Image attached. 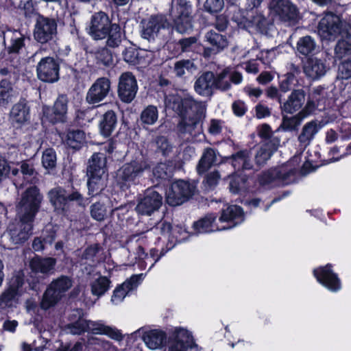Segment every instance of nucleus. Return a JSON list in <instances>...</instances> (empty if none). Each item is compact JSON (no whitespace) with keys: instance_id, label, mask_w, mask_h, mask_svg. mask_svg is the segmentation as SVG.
Instances as JSON below:
<instances>
[{"instance_id":"nucleus-1","label":"nucleus","mask_w":351,"mask_h":351,"mask_svg":"<svg viewBox=\"0 0 351 351\" xmlns=\"http://www.w3.org/2000/svg\"><path fill=\"white\" fill-rule=\"evenodd\" d=\"M88 34L95 40L107 38L106 45L110 47H117L121 42L120 26L112 23L108 16L104 12H96L92 16Z\"/></svg>"},{"instance_id":"nucleus-2","label":"nucleus","mask_w":351,"mask_h":351,"mask_svg":"<svg viewBox=\"0 0 351 351\" xmlns=\"http://www.w3.org/2000/svg\"><path fill=\"white\" fill-rule=\"evenodd\" d=\"M182 119L180 130L195 136L202 132L201 120L204 117L206 106L202 101H197L191 97H186L181 101Z\"/></svg>"},{"instance_id":"nucleus-3","label":"nucleus","mask_w":351,"mask_h":351,"mask_svg":"<svg viewBox=\"0 0 351 351\" xmlns=\"http://www.w3.org/2000/svg\"><path fill=\"white\" fill-rule=\"evenodd\" d=\"M89 194H97L106 186L107 180L106 157L103 153H95L88 161L87 168Z\"/></svg>"},{"instance_id":"nucleus-4","label":"nucleus","mask_w":351,"mask_h":351,"mask_svg":"<svg viewBox=\"0 0 351 351\" xmlns=\"http://www.w3.org/2000/svg\"><path fill=\"white\" fill-rule=\"evenodd\" d=\"M67 330L73 335H80L84 332L94 335H104L118 341H122L123 338L120 330L106 325L102 320L91 321L80 318L74 323L69 324Z\"/></svg>"},{"instance_id":"nucleus-5","label":"nucleus","mask_w":351,"mask_h":351,"mask_svg":"<svg viewBox=\"0 0 351 351\" xmlns=\"http://www.w3.org/2000/svg\"><path fill=\"white\" fill-rule=\"evenodd\" d=\"M72 280L65 276L53 280L45 291L40 302L42 309L47 310L56 305L72 287Z\"/></svg>"},{"instance_id":"nucleus-6","label":"nucleus","mask_w":351,"mask_h":351,"mask_svg":"<svg viewBox=\"0 0 351 351\" xmlns=\"http://www.w3.org/2000/svg\"><path fill=\"white\" fill-rule=\"evenodd\" d=\"M43 196L36 186H31L23 193L21 199L17 205V217L23 220H34L38 213Z\"/></svg>"},{"instance_id":"nucleus-7","label":"nucleus","mask_w":351,"mask_h":351,"mask_svg":"<svg viewBox=\"0 0 351 351\" xmlns=\"http://www.w3.org/2000/svg\"><path fill=\"white\" fill-rule=\"evenodd\" d=\"M141 36L149 41L156 38L164 40L171 32V25L165 16L153 15L141 21Z\"/></svg>"},{"instance_id":"nucleus-8","label":"nucleus","mask_w":351,"mask_h":351,"mask_svg":"<svg viewBox=\"0 0 351 351\" xmlns=\"http://www.w3.org/2000/svg\"><path fill=\"white\" fill-rule=\"evenodd\" d=\"M345 24L341 18L332 12L326 13L317 26V32L322 39L335 40L340 35H348Z\"/></svg>"},{"instance_id":"nucleus-9","label":"nucleus","mask_w":351,"mask_h":351,"mask_svg":"<svg viewBox=\"0 0 351 351\" xmlns=\"http://www.w3.org/2000/svg\"><path fill=\"white\" fill-rule=\"evenodd\" d=\"M191 5L186 0H175L171 11L176 30L186 33L192 28Z\"/></svg>"},{"instance_id":"nucleus-10","label":"nucleus","mask_w":351,"mask_h":351,"mask_svg":"<svg viewBox=\"0 0 351 351\" xmlns=\"http://www.w3.org/2000/svg\"><path fill=\"white\" fill-rule=\"evenodd\" d=\"M49 202L54 209L61 213H66L70 208L71 202L76 201L80 205H82L83 198L78 192L67 194L66 191L61 187H56L48 193Z\"/></svg>"},{"instance_id":"nucleus-11","label":"nucleus","mask_w":351,"mask_h":351,"mask_svg":"<svg viewBox=\"0 0 351 351\" xmlns=\"http://www.w3.org/2000/svg\"><path fill=\"white\" fill-rule=\"evenodd\" d=\"M195 191V186L184 180L172 183L167 192V203L173 206H178L191 198Z\"/></svg>"},{"instance_id":"nucleus-12","label":"nucleus","mask_w":351,"mask_h":351,"mask_svg":"<svg viewBox=\"0 0 351 351\" xmlns=\"http://www.w3.org/2000/svg\"><path fill=\"white\" fill-rule=\"evenodd\" d=\"M57 34V23L55 19L38 16L36 19L34 38L41 43L45 44L54 39Z\"/></svg>"},{"instance_id":"nucleus-13","label":"nucleus","mask_w":351,"mask_h":351,"mask_svg":"<svg viewBox=\"0 0 351 351\" xmlns=\"http://www.w3.org/2000/svg\"><path fill=\"white\" fill-rule=\"evenodd\" d=\"M149 169L146 160L138 158L123 165L118 171V177L124 182L136 183Z\"/></svg>"},{"instance_id":"nucleus-14","label":"nucleus","mask_w":351,"mask_h":351,"mask_svg":"<svg viewBox=\"0 0 351 351\" xmlns=\"http://www.w3.org/2000/svg\"><path fill=\"white\" fill-rule=\"evenodd\" d=\"M23 276L19 273L14 276L9 283L8 287L0 295V308H6L12 306L23 291Z\"/></svg>"},{"instance_id":"nucleus-15","label":"nucleus","mask_w":351,"mask_h":351,"mask_svg":"<svg viewBox=\"0 0 351 351\" xmlns=\"http://www.w3.org/2000/svg\"><path fill=\"white\" fill-rule=\"evenodd\" d=\"M19 221L10 223L8 226V233L11 242L14 244H22L28 240L32 233L33 220H23L18 217Z\"/></svg>"},{"instance_id":"nucleus-16","label":"nucleus","mask_w":351,"mask_h":351,"mask_svg":"<svg viewBox=\"0 0 351 351\" xmlns=\"http://www.w3.org/2000/svg\"><path fill=\"white\" fill-rule=\"evenodd\" d=\"M162 203V195L154 189H148L138 200L135 210L140 215L150 216L160 208Z\"/></svg>"},{"instance_id":"nucleus-17","label":"nucleus","mask_w":351,"mask_h":351,"mask_svg":"<svg viewBox=\"0 0 351 351\" xmlns=\"http://www.w3.org/2000/svg\"><path fill=\"white\" fill-rule=\"evenodd\" d=\"M110 90V80L106 77H99L88 88L86 95V101L88 104L96 105L104 101Z\"/></svg>"},{"instance_id":"nucleus-18","label":"nucleus","mask_w":351,"mask_h":351,"mask_svg":"<svg viewBox=\"0 0 351 351\" xmlns=\"http://www.w3.org/2000/svg\"><path fill=\"white\" fill-rule=\"evenodd\" d=\"M314 276L317 282L332 292H337L341 289V280L338 275L332 270L330 264L319 267L313 270Z\"/></svg>"},{"instance_id":"nucleus-19","label":"nucleus","mask_w":351,"mask_h":351,"mask_svg":"<svg viewBox=\"0 0 351 351\" xmlns=\"http://www.w3.org/2000/svg\"><path fill=\"white\" fill-rule=\"evenodd\" d=\"M59 64L53 58H42L36 66L37 76L43 82L53 83L59 79Z\"/></svg>"},{"instance_id":"nucleus-20","label":"nucleus","mask_w":351,"mask_h":351,"mask_svg":"<svg viewBox=\"0 0 351 351\" xmlns=\"http://www.w3.org/2000/svg\"><path fill=\"white\" fill-rule=\"evenodd\" d=\"M138 85L135 77L130 72L121 75L118 85V95L125 103H130L135 98Z\"/></svg>"},{"instance_id":"nucleus-21","label":"nucleus","mask_w":351,"mask_h":351,"mask_svg":"<svg viewBox=\"0 0 351 351\" xmlns=\"http://www.w3.org/2000/svg\"><path fill=\"white\" fill-rule=\"evenodd\" d=\"M176 338L170 342L168 351H189L196 348L191 333L184 328H177Z\"/></svg>"},{"instance_id":"nucleus-22","label":"nucleus","mask_w":351,"mask_h":351,"mask_svg":"<svg viewBox=\"0 0 351 351\" xmlns=\"http://www.w3.org/2000/svg\"><path fill=\"white\" fill-rule=\"evenodd\" d=\"M270 6L282 21H295L298 19V9L289 0L273 1Z\"/></svg>"},{"instance_id":"nucleus-23","label":"nucleus","mask_w":351,"mask_h":351,"mask_svg":"<svg viewBox=\"0 0 351 351\" xmlns=\"http://www.w3.org/2000/svg\"><path fill=\"white\" fill-rule=\"evenodd\" d=\"M242 81L243 76L241 73L226 68L215 76V86L219 90H227L231 88V82L239 84Z\"/></svg>"},{"instance_id":"nucleus-24","label":"nucleus","mask_w":351,"mask_h":351,"mask_svg":"<svg viewBox=\"0 0 351 351\" xmlns=\"http://www.w3.org/2000/svg\"><path fill=\"white\" fill-rule=\"evenodd\" d=\"M10 119L12 124L16 128H21L29 122L30 109L25 99L20 100L12 106Z\"/></svg>"},{"instance_id":"nucleus-25","label":"nucleus","mask_w":351,"mask_h":351,"mask_svg":"<svg viewBox=\"0 0 351 351\" xmlns=\"http://www.w3.org/2000/svg\"><path fill=\"white\" fill-rule=\"evenodd\" d=\"M145 276V274H144L132 276L129 280L115 289L111 298V302L116 305L121 303L130 291L137 287Z\"/></svg>"},{"instance_id":"nucleus-26","label":"nucleus","mask_w":351,"mask_h":351,"mask_svg":"<svg viewBox=\"0 0 351 351\" xmlns=\"http://www.w3.org/2000/svg\"><path fill=\"white\" fill-rule=\"evenodd\" d=\"M244 219L243 211L240 206L231 205L222 210L219 223L225 226H231L232 228Z\"/></svg>"},{"instance_id":"nucleus-27","label":"nucleus","mask_w":351,"mask_h":351,"mask_svg":"<svg viewBox=\"0 0 351 351\" xmlns=\"http://www.w3.org/2000/svg\"><path fill=\"white\" fill-rule=\"evenodd\" d=\"M231 226H225L216 221V217L210 214L204 218L195 222L193 228L196 234L208 233L215 231H221L230 229Z\"/></svg>"},{"instance_id":"nucleus-28","label":"nucleus","mask_w":351,"mask_h":351,"mask_svg":"<svg viewBox=\"0 0 351 351\" xmlns=\"http://www.w3.org/2000/svg\"><path fill=\"white\" fill-rule=\"evenodd\" d=\"M280 140L278 137L272 138L265 141L256 152L255 160L257 165H261L269 160L271 156L277 150Z\"/></svg>"},{"instance_id":"nucleus-29","label":"nucleus","mask_w":351,"mask_h":351,"mask_svg":"<svg viewBox=\"0 0 351 351\" xmlns=\"http://www.w3.org/2000/svg\"><path fill=\"white\" fill-rule=\"evenodd\" d=\"M143 340L150 350H158L165 345L167 335L162 330L154 329L145 332L143 336Z\"/></svg>"},{"instance_id":"nucleus-30","label":"nucleus","mask_w":351,"mask_h":351,"mask_svg":"<svg viewBox=\"0 0 351 351\" xmlns=\"http://www.w3.org/2000/svg\"><path fill=\"white\" fill-rule=\"evenodd\" d=\"M215 86V75L212 72L202 73L195 81L194 88L197 93L202 96H208Z\"/></svg>"},{"instance_id":"nucleus-31","label":"nucleus","mask_w":351,"mask_h":351,"mask_svg":"<svg viewBox=\"0 0 351 351\" xmlns=\"http://www.w3.org/2000/svg\"><path fill=\"white\" fill-rule=\"evenodd\" d=\"M327 71V66L325 62L317 58H311L308 60L304 66L305 74L313 80H317L324 76Z\"/></svg>"},{"instance_id":"nucleus-32","label":"nucleus","mask_w":351,"mask_h":351,"mask_svg":"<svg viewBox=\"0 0 351 351\" xmlns=\"http://www.w3.org/2000/svg\"><path fill=\"white\" fill-rule=\"evenodd\" d=\"M305 101V93L302 89L293 90L284 103L282 108L287 113L292 114L301 108Z\"/></svg>"},{"instance_id":"nucleus-33","label":"nucleus","mask_w":351,"mask_h":351,"mask_svg":"<svg viewBox=\"0 0 351 351\" xmlns=\"http://www.w3.org/2000/svg\"><path fill=\"white\" fill-rule=\"evenodd\" d=\"M230 163L236 170L251 169L253 167L250 151L241 150L233 154L230 158Z\"/></svg>"},{"instance_id":"nucleus-34","label":"nucleus","mask_w":351,"mask_h":351,"mask_svg":"<svg viewBox=\"0 0 351 351\" xmlns=\"http://www.w3.org/2000/svg\"><path fill=\"white\" fill-rule=\"evenodd\" d=\"M62 141L73 149H79L85 143V133L80 130H71L60 135Z\"/></svg>"},{"instance_id":"nucleus-35","label":"nucleus","mask_w":351,"mask_h":351,"mask_svg":"<svg viewBox=\"0 0 351 351\" xmlns=\"http://www.w3.org/2000/svg\"><path fill=\"white\" fill-rule=\"evenodd\" d=\"M56 261L53 258H40L36 256L33 258L29 266L35 273L48 274L53 269Z\"/></svg>"},{"instance_id":"nucleus-36","label":"nucleus","mask_w":351,"mask_h":351,"mask_svg":"<svg viewBox=\"0 0 351 351\" xmlns=\"http://www.w3.org/2000/svg\"><path fill=\"white\" fill-rule=\"evenodd\" d=\"M5 38L8 40L7 48L9 53H19L25 46V36L19 31L7 32L4 35Z\"/></svg>"},{"instance_id":"nucleus-37","label":"nucleus","mask_w":351,"mask_h":351,"mask_svg":"<svg viewBox=\"0 0 351 351\" xmlns=\"http://www.w3.org/2000/svg\"><path fill=\"white\" fill-rule=\"evenodd\" d=\"M300 73V70L298 66L291 64L290 71L285 75V79L282 80L280 84V90L286 93L291 88L298 87L301 86L298 75Z\"/></svg>"},{"instance_id":"nucleus-38","label":"nucleus","mask_w":351,"mask_h":351,"mask_svg":"<svg viewBox=\"0 0 351 351\" xmlns=\"http://www.w3.org/2000/svg\"><path fill=\"white\" fill-rule=\"evenodd\" d=\"M68 99L66 95H60L54 103L53 112V117L49 119L52 123L63 122L67 112Z\"/></svg>"},{"instance_id":"nucleus-39","label":"nucleus","mask_w":351,"mask_h":351,"mask_svg":"<svg viewBox=\"0 0 351 351\" xmlns=\"http://www.w3.org/2000/svg\"><path fill=\"white\" fill-rule=\"evenodd\" d=\"M319 129L320 127L316 121L306 123L298 136L300 143L304 147L308 145Z\"/></svg>"},{"instance_id":"nucleus-40","label":"nucleus","mask_w":351,"mask_h":351,"mask_svg":"<svg viewBox=\"0 0 351 351\" xmlns=\"http://www.w3.org/2000/svg\"><path fill=\"white\" fill-rule=\"evenodd\" d=\"M156 252V251L152 249L150 250V254H148L145 253L143 248L140 246L136 249L135 258L137 260L136 263L140 269H145L148 264L151 265L149 269L154 267L160 258L159 257L155 258Z\"/></svg>"},{"instance_id":"nucleus-41","label":"nucleus","mask_w":351,"mask_h":351,"mask_svg":"<svg viewBox=\"0 0 351 351\" xmlns=\"http://www.w3.org/2000/svg\"><path fill=\"white\" fill-rule=\"evenodd\" d=\"M217 152L212 148L205 149L203 155L199 160L197 167L198 173H204L209 169V168L215 165L217 162Z\"/></svg>"},{"instance_id":"nucleus-42","label":"nucleus","mask_w":351,"mask_h":351,"mask_svg":"<svg viewBox=\"0 0 351 351\" xmlns=\"http://www.w3.org/2000/svg\"><path fill=\"white\" fill-rule=\"evenodd\" d=\"M56 239L55 231L53 228L46 229L40 237H36L32 243L34 250L40 252L43 250L47 245H51Z\"/></svg>"},{"instance_id":"nucleus-43","label":"nucleus","mask_w":351,"mask_h":351,"mask_svg":"<svg viewBox=\"0 0 351 351\" xmlns=\"http://www.w3.org/2000/svg\"><path fill=\"white\" fill-rule=\"evenodd\" d=\"M206 41L212 46V50L215 53L223 49L228 46V40L225 36L216 32L209 31L205 35Z\"/></svg>"},{"instance_id":"nucleus-44","label":"nucleus","mask_w":351,"mask_h":351,"mask_svg":"<svg viewBox=\"0 0 351 351\" xmlns=\"http://www.w3.org/2000/svg\"><path fill=\"white\" fill-rule=\"evenodd\" d=\"M116 125L117 117L115 113L112 110L106 112L100 123L101 134L104 136H109L115 129Z\"/></svg>"},{"instance_id":"nucleus-45","label":"nucleus","mask_w":351,"mask_h":351,"mask_svg":"<svg viewBox=\"0 0 351 351\" xmlns=\"http://www.w3.org/2000/svg\"><path fill=\"white\" fill-rule=\"evenodd\" d=\"M16 95L17 93L9 81L3 80L0 82V106L8 104Z\"/></svg>"},{"instance_id":"nucleus-46","label":"nucleus","mask_w":351,"mask_h":351,"mask_svg":"<svg viewBox=\"0 0 351 351\" xmlns=\"http://www.w3.org/2000/svg\"><path fill=\"white\" fill-rule=\"evenodd\" d=\"M110 281L105 276H99L90 283L93 295L97 297L103 295L109 289Z\"/></svg>"},{"instance_id":"nucleus-47","label":"nucleus","mask_w":351,"mask_h":351,"mask_svg":"<svg viewBox=\"0 0 351 351\" xmlns=\"http://www.w3.org/2000/svg\"><path fill=\"white\" fill-rule=\"evenodd\" d=\"M158 119V110L155 106L149 105L143 110L140 115L142 124L147 125H154Z\"/></svg>"},{"instance_id":"nucleus-48","label":"nucleus","mask_w":351,"mask_h":351,"mask_svg":"<svg viewBox=\"0 0 351 351\" xmlns=\"http://www.w3.org/2000/svg\"><path fill=\"white\" fill-rule=\"evenodd\" d=\"M315 48V41L309 36L300 38L297 43V51L304 56L312 53Z\"/></svg>"},{"instance_id":"nucleus-49","label":"nucleus","mask_w":351,"mask_h":351,"mask_svg":"<svg viewBox=\"0 0 351 351\" xmlns=\"http://www.w3.org/2000/svg\"><path fill=\"white\" fill-rule=\"evenodd\" d=\"M195 69V64L190 60H181L174 63L173 71L178 77L191 73Z\"/></svg>"},{"instance_id":"nucleus-50","label":"nucleus","mask_w":351,"mask_h":351,"mask_svg":"<svg viewBox=\"0 0 351 351\" xmlns=\"http://www.w3.org/2000/svg\"><path fill=\"white\" fill-rule=\"evenodd\" d=\"M304 119V116L301 115L300 113L293 117H284L280 128L285 131L295 130Z\"/></svg>"},{"instance_id":"nucleus-51","label":"nucleus","mask_w":351,"mask_h":351,"mask_svg":"<svg viewBox=\"0 0 351 351\" xmlns=\"http://www.w3.org/2000/svg\"><path fill=\"white\" fill-rule=\"evenodd\" d=\"M99 247L97 245L88 247L82 254V261H84V263H88L91 266L95 265L100 261L97 257Z\"/></svg>"},{"instance_id":"nucleus-52","label":"nucleus","mask_w":351,"mask_h":351,"mask_svg":"<svg viewBox=\"0 0 351 351\" xmlns=\"http://www.w3.org/2000/svg\"><path fill=\"white\" fill-rule=\"evenodd\" d=\"M56 160V154L54 149L49 148L44 151L42 156V164L45 169L52 170L55 169Z\"/></svg>"},{"instance_id":"nucleus-53","label":"nucleus","mask_w":351,"mask_h":351,"mask_svg":"<svg viewBox=\"0 0 351 351\" xmlns=\"http://www.w3.org/2000/svg\"><path fill=\"white\" fill-rule=\"evenodd\" d=\"M95 57L98 63H101L104 66H110L113 63L111 51L106 47L97 49L95 52Z\"/></svg>"},{"instance_id":"nucleus-54","label":"nucleus","mask_w":351,"mask_h":351,"mask_svg":"<svg viewBox=\"0 0 351 351\" xmlns=\"http://www.w3.org/2000/svg\"><path fill=\"white\" fill-rule=\"evenodd\" d=\"M246 189V179L244 177L232 175L230 178V190L233 193H238Z\"/></svg>"},{"instance_id":"nucleus-55","label":"nucleus","mask_w":351,"mask_h":351,"mask_svg":"<svg viewBox=\"0 0 351 351\" xmlns=\"http://www.w3.org/2000/svg\"><path fill=\"white\" fill-rule=\"evenodd\" d=\"M171 167L167 163L160 162L153 169V176L156 179H167L171 176Z\"/></svg>"},{"instance_id":"nucleus-56","label":"nucleus","mask_w":351,"mask_h":351,"mask_svg":"<svg viewBox=\"0 0 351 351\" xmlns=\"http://www.w3.org/2000/svg\"><path fill=\"white\" fill-rule=\"evenodd\" d=\"M21 171L25 178H29L31 182H36L37 173L32 162L23 161L21 164Z\"/></svg>"},{"instance_id":"nucleus-57","label":"nucleus","mask_w":351,"mask_h":351,"mask_svg":"<svg viewBox=\"0 0 351 351\" xmlns=\"http://www.w3.org/2000/svg\"><path fill=\"white\" fill-rule=\"evenodd\" d=\"M123 60L128 63L136 64L139 63V52L134 47L126 48L123 51Z\"/></svg>"},{"instance_id":"nucleus-58","label":"nucleus","mask_w":351,"mask_h":351,"mask_svg":"<svg viewBox=\"0 0 351 351\" xmlns=\"http://www.w3.org/2000/svg\"><path fill=\"white\" fill-rule=\"evenodd\" d=\"M90 214L97 221H102L106 215V208L104 204L97 202L91 206Z\"/></svg>"},{"instance_id":"nucleus-59","label":"nucleus","mask_w":351,"mask_h":351,"mask_svg":"<svg viewBox=\"0 0 351 351\" xmlns=\"http://www.w3.org/2000/svg\"><path fill=\"white\" fill-rule=\"evenodd\" d=\"M250 23L252 26L256 27V29L261 32H264L266 29L267 19L260 13L252 16Z\"/></svg>"},{"instance_id":"nucleus-60","label":"nucleus","mask_w":351,"mask_h":351,"mask_svg":"<svg viewBox=\"0 0 351 351\" xmlns=\"http://www.w3.org/2000/svg\"><path fill=\"white\" fill-rule=\"evenodd\" d=\"M338 77L341 79H349L351 77V60H343L338 68Z\"/></svg>"},{"instance_id":"nucleus-61","label":"nucleus","mask_w":351,"mask_h":351,"mask_svg":"<svg viewBox=\"0 0 351 351\" xmlns=\"http://www.w3.org/2000/svg\"><path fill=\"white\" fill-rule=\"evenodd\" d=\"M172 235L180 242L186 240L190 236L189 232L184 225L174 226L172 230Z\"/></svg>"},{"instance_id":"nucleus-62","label":"nucleus","mask_w":351,"mask_h":351,"mask_svg":"<svg viewBox=\"0 0 351 351\" xmlns=\"http://www.w3.org/2000/svg\"><path fill=\"white\" fill-rule=\"evenodd\" d=\"M223 5V0H206L204 3V8L210 13H215L220 12Z\"/></svg>"},{"instance_id":"nucleus-63","label":"nucleus","mask_w":351,"mask_h":351,"mask_svg":"<svg viewBox=\"0 0 351 351\" xmlns=\"http://www.w3.org/2000/svg\"><path fill=\"white\" fill-rule=\"evenodd\" d=\"M179 45L182 51L188 52L195 49L197 46V39L195 37H189L180 40Z\"/></svg>"},{"instance_id":"nucleus-64","label":"nucleus","mask_w":351,"mask_h":351,"mask_svg":"<svg viewBox=\"0 0 351 351\" xmlns=\"http://www.w3.org/2000/svg\"><path fill=\"white\" fill-rule=\"evenodd\" d=\"M274 174L278 178L282 180L285 184H287L291 182L292 180L290 178L294 176L295 171L293 169L287 170L285 168L282 167L278 171H275L272 173V175Z\"/></svg>"}]
</instances>
